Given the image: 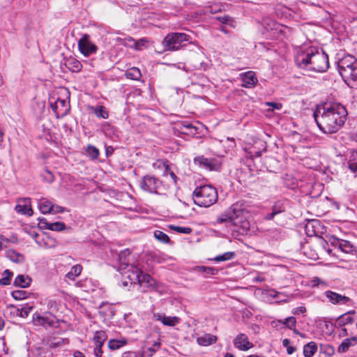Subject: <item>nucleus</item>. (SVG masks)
Returning <instances> with one entry per match:
<instances>
[{"instance_id":"c85d7f7f","label":"nucleus","mask_w":357,"mask_h":357,"mask_svg":"<svg viewBox=\"0 0 357 357\" xmlns=\"http://www.w3.org/2000/svg\"><path fill=\"white\" fill-rule=\"evenodd\" d=\"M82 271V266L79 264H75L70 268V271L66 273V278L75 281V278L81 274Z\"/></svg>"},{"instance_id":"f257e3e1","label":"nucleus","mask_w":357,"mask_h":357,"mask_svg":"<svg viewBox=\"0 0 357 357\" xmlns=\"http://www.w3.org/2000/svg\"><path fill=\"white\" fill-rule=\"evenodd\" d=\"M345 107L339 102H325L317 107L313 116L319 128L324 133L337 132L347 116Z\"/></svg>"},{"instance_id":"13d9d810","label":"nucleus","mask_w":357,"mask_h":357,"mask_svg":"<svg viewBox=\"0 0 357 357\" xmlns=\"http://www.w3.org/2000/svg\"><path fill=\"white\" fill-rule=\"evenodd\" d=\"M306 312V308L304 306H300L293 310L292 313L294 314H303Z\"/></svg>"},{"instance_id":"a19ab883","label":"nucleus","mask_w":357,"mask_h":357,"mask_svg":"<svg viewBox=\"0 0 357 357\" xmlns=\"http://www.w3.org/2000/svg\"><path fill=\"white\" fill-rule=\"evenodd\" d=\"M29 293L24 290H15L11 292L12 297L16 301H21L26 298Z\"/></svg>"},{"instance_id":"79ce46f5","label":"nucleus","mask_w":357,"mask_h":357,"mask_svg":"<svg viewBox=\"0 0 357 357\" xmlns=\"http://www.w3.org/2000/svg\"><path fill=\"white\" fill-rule=\"evenodd\" d=\"M154 236L158 241L163 243H167L170 241L169 236L160 230H155L154 231Z\"/></svg>"},{"instance_id":"3c124183","label":"nucleus","mask_w":357,"mask_h":357,"mask_svg":"<svg viewBox=\"0 0 357 357\" xmlns=\"http://www.w3.org/2000/svg\"><path fill=\"white\" fill-rule=\"evenodd\" d=\"M66 105V101L65 100H61V99L59 98L56 101L55 105H52V108L54 112H56V109L59 108L60 106L65 107Z\"/></svg>"},{"instance_id":"bb28decb","label":"nucleus","mask_w":357,"mask_h":357,"mask_svg":"<svg viewBox=\"0 0 357 357\" xmlns=\"http://www.w3.org/2000/svg\"><path fill=\"white\" fill-rule=\"evenodd\" d=\"M106 340L107 335L105 332L102 331H97L96 332L93 339V346H99L102 347Z\"/></svg>"},{"instance_id":"de8ad7c7","label":"nucleus","mask_w":357,"mask_h":357,"mask_svg":"<svg viewBox=\"0 0 357 357\" xmlns=\"http://www.w3.org/2000/svg\"><path fill=\"white\" fill-rule=\"evenodd\" d=\"M342 239H340L337 237H335L333 236H330L328 238V242L330 243V244L335 247V248H340V243H342Z\"/></svg>"},{"instance_id":"7ed1b4c3","label":"nucleus","mask_w":357,"mask_h":357,"mask_svg":"<svg viewBox=\"0 0 357 357\" xmlns=\"http://www.w3.org/2000/svg\"><path fill=\"white\" fill-rule=\"evenodd\" d=\"M296 63L301 68L323 73L329 68L328 56L324 51L309 48L296 57Z\"/></svg>"},{"instance_id":"09e8293b","label":"nucleus","mask_w":357,"mask_h":357,"mask_svg":"<svg viewBox=\"0 0 357 357\" xmlns=\"http://www.w3.org/2000/svg\"><path fill=\"white\" fill-rule=\"evenodd\" d=\"M123 44L126 47L135 50L136 40L131 37L124 38Z\"/></svg>"},{"instance_id":"864d4df0","label":"nucleus","mask_w":357,"mask_h":357,"mask_svg":"<svg viewBox=\"0 0 357 357\" xmlns=\"http://www.w3.org/2000/svg\"><path fill=\"white\" fill-rule=\"evenodd\" d=\"M218 20H219V22L225 24H230L231 22L232 21L231 17H229V15L218 17Z\"/></svg>"},{"instance_id":"6e6d98bb","label":"nucleus","mask_w":357,"mask_h":357,"mask_svg":"<svg viewBox=\"0 0 357 357\" xmlns=\"http://www.w3.org/2000/svg\"><path fill=\"white\" fill-rule=\"evenodd\" d=\"M93 354L96 357H101L102 356L103 351L102 347L99 346H93Z\"/></svg>"},{"instance_id":"cd10ccee","label":"nucleus","mask_w":357,"mask_h":357,"mask_svg":"<svg viewBox=\"0 0 357 357\" xmlns=\"http://www.w3.org/2000/svg\"><path fill=\"white\" fill-rule=\"evenodd\" d=\"M127 340L125 338L121 339H112L108 342V347L111 350H117L127 344Z\"/></svg>"},{"instance_id":"2f4dec72","label":"nucleus","mask_w":357,"mask_h":357,"mask_svg":"<svg viewBox=\"0 0 357 357\" xmlns=\"http://www.w3.org/2000/svg\"><path fill=\"white\" fill-rule=\"evenodd\" d=\"M6 257L12 261L21 263L24 260V256L14 250L7 251Z\"/></svg>"},{"instance_id":"69168bd1","label":"nucleus","mask_w":357,"mask_h":357,"mask_svg":"<svg viewBox=\"0 0 357 357\" xmlns=\"http://www.w3.org/2000/svg\"><path fill=\"white\" fill-rule=\"evenodd\" d=\"M113 151H114V149L112 146L106 147L105 154H106L107 157H109V155H111L113 153Z\"/></svg>"},{"instance_id":"c756f323","label":"nucleus","mask_w":357,"mask_h":357,"mask_svg":"<svg viewBox=\"0 0 357 357\" xmlns=\"http://www.w3.org/2000/svg\"><path fill=\"white\" fill-rule=\"evenodd\" d=\"M195 271L198 273H202L204 274V276L206 277L208 275H215L218 274V271L217 268L213 267H208L203 266H197L195 268Z\"/></svg>"},{"instance_id":"20e7f679","label":"nucleus","mask_w":357,"mask_h":357,"mask_svg":"<svg viewBox=\"0 0 357 357\" xmlns=\"http://www.w3.org/2000/svg\"><path fill=\"white\" fill-rule=\"evenodd\" d=\"M192 196L195 204L201 207H209L216 203L218 200V192L211 185L196 188Z\"/></svg>"},{"instance_id":"603ef678","label":"nucleus","mask_w":357,"mask_h":357,"mask_svg":"<svg viewBox=\"0 0 357 357\" xmlns=\"http://www.w3.org/2000/svg\"><path fill=\"white\" fill-rule=\"evenodd\" d=\"M266 105L271 107V111H273L275 109L279 110L282 108V104L278 102H266Z\"/></svg>"},{"instance_id":"dca6fc26","label":"nucleus","mask_w":357,"mask_h":357,"mask_svg":"<svg viewBox=\"0 0 357 357\" xmlns=\"http://www.w3.org/2000/svg\"><path fill=\"white\" fill-rule=\"evenodd\" d=\"M234 344L236 348L243 351L248 350L253 346L252 343L249 342L247 335L245 334L238 335L235 338Z\"/></svg>"},{"instance_id":"4c0bfd02","label":"nucleus","mask_w":357,"mask_h":357,"mask_svg":"<svg viewBox=\"0 0 357 357\" xmlns=\"http://www.w3.org/2000/svg\"><path fill=\"white\" fill-rule=\"evenodd\" d=\"M13 275V273L8 269H6L3 273V278L0 279V284L6 286L10 284L11 278Z\"/></svg>"},{"instance_id":"9d476101","label":"nucleus","mask_w":357,"mask_h":357,"mask_svg":"<svg viewBox=\"0 0 357 357\" xmlns=\"http://www.w3.org/2000/svg\"><path fill=\"white\" fill-rule=\"evenodd\" d=\"M32 322L35 326H53L56 323V317L48 312H44L43 314L35 312L32 316Z\"/></svg>"},{"instance_id":"1a4fd4ad","label":"nucleus","mask_w":357,"mask_h":357,"mask_svg":"<svg viewBox=\"0 0 357 357\" xmlns=\"http://www.w3.org/2000/svg\"><path fill=\"white\" fill-rule=\"evenodd\" d=\"M118 271H119L123 276L129 280V283L130 284H137V281H139V275L142 273V271L133 264L128 266V268L118 270ZM123 284L124 286H128V282L123 281Z\"/></svg>"},{"instance_id":"e433bc0d","label":"nucleus","mask_w":357,"mask_h":357,"mask_svg":"<svg viewBox=\"0 0 357 357\" xmlns=\"http://www.w3.org/2000/svg\"><path fill=\"white\" fill-rule=\"evenodd\" d=\"M339 250L347 254H351L355 251L354 245L349 241L343 239Z\"/></svg>"},{"instance_id":"6e6552de","label":"nucleus","mask_w":357,"mask_h":357,"mask_svg":"<svg viewBox=\"0 0 357 357\" xmlns=\"http://www.w3.org/2000/svg\"><path fill=\"white\" fill-rule=\"evenodd\" d=\"M161 182L159 179L153 175L147 174L142 177L139 185L142 190L149 192L158 194V189L160 188Z\"/></svg>"},{"instance_id":"e2e57ef3","label":"nucleus","mask_w":357,"mask_h":357,"mask_svg":"<svg viewBox=\"0 0 357 357\" xmlns=\"http://www.w3.org/2000/svg\"><path fill=\"white\" fill-rule=\"evenodd\" d=\"M121 357H137L136 354L132 351H126L122 354Z\"/></svg>"},{"instance_id":"338daca9","label":"nucleus","mask_w":357,"mask_h":357,"mask_svg":"<svg viewBox=\"0 0 357 357\" xmlns=\"http://www.w3.org/2000/svg\"><path fill=\"white\" fill-rule=\"evenodd\" d=\"M296 351V347L292 346H289L287 347V352L288 354H292Z\"/></svg>"},{"instance_id":"37998d69","label":"nucleus","mask_w":357,"mask_h":357,"mask_svg":"<svg viewBox=\"0 0 357 357\" xmlns=\"http://www.w3.org/2000/svg\"><path fill=\"white\" fill-rule=\"evenodd\" d=\"M33 308V307L32 305L26 304V305L20 309L19 317L22 318H26L30 314V312L32 311Z\"/></svg>"},{"instance_id":"b1692460","label":"nucleus","mask_w":357,"mask_h":357,"mask_svg":"<svg viewBox=\"0 0 357 357\" xmlns=\"http://www.w3.org/2000/svg\"><path fill=\"white\" fill-rule=\"evenodd\" d=\"M357 344V337L344 339L338 347L339 352H345L348 349Z\"/></svg>"},{"instance_id":"39448f33","label":"nucleus","mask_w":357,"mask_h":357,"mask_svg":"<svg viewBox=\"0 0 357 357\" xmlns=\"http://www.w3.org/2000/svg\"><path fill=\"white\" fill-rule=\"evenodd\" d=\"M190 37L184 33H169L162 40L165 50L174 51L185 46L183 43L190 40Z\"/></svg>"},{"instance_id":"412c9836","label":"nucleus","mask_w":357,"mask_h":357,"mask_svg":"<svg viewBox=\"0 0 357 357\" xmlns=\"http://www.w3.org/2000/svg\"><path fill=\"white\" fill-rule=\"evenodd\" d=\"M66 68L70 71L74 73H78L82 70V65L77 59L70 57L67 59L64 63Z\"/></svg>"},{"instance_id":"5fc2aeb1","label":"nucleus","mask_w":357,"mask_h":357,"mask_svg":"<svg viewBox=\"0 0 357 357\" xmlns=\"http://www.w3.org/2000/svg\"><path fill=\"white\" fill-rule=\"evenodd\" d=\"M284 207L281 204H275L272 208V212L276 215L284 211Z\"/></svg>"},{"instance_id":"4d7b16f0","label":"nucleus","mask_w":357,"mask_h":357,"mask_svg":"<svg viewBox=\"0 0 357 357\" xmlns=\"http://www.w3.org/2000/svg\"><path fill=\"white\" fill-rule=\"evenodd\" d=\"M147 40L145 39H140L137 41H136V45H135V50H141L142 47L145 45Z\"/></svg>"},{"instance_id":"bf43d9fd","label":"nucleus","mask_w":357,"mask_h":357,"mask_svg":"<svg viewBox=\"0 0 357 357\" xmlns=\"http://www.w3.org/2000/svg\"><path fill=\"white\" fill-rule=\"evenodd\" d=\"M63 342V340L61 339V338H59V339H54L50 344V347H59L60 346L61 344H62Z\"/></svg>"},{"instance_id":"4468645a","label":"nucleus","mask_w":357,"mask_h":357,"mask_svg":"<svg viewBox=\"0 0 357 357\" xmlns=\"http://www.w3.org/2000/svg\"><path fill=\"white\" fill-rule=\"evenodd\" d=\"M41 227L56 231H61L66 229V225L62 222H49L45 218H39Z\"/></svg>"},{"instance_id":"0eeeda50","label":"nucleus","mask_w":357,"mask_h":357,"mask_svg":"<svg viewBox=\"0 0 357 357\" xmlns=\"http://www.w3.org/2000/svg\"><path fill=\"white\" fill-rule=\"evenodd\" d=\"M77 46L80 53L84 56H89L98 51V47L91 40L89 34L82 35L78 40Z\"/></svg>"},{"instance_id":"9b49d317","label":"nucleus","mask_w":357,"mask_h":357,"mask_svg":"<svg viewBox=\"0 0 357 357\" xmlns=\"http://www.w3.org/2000/svg\"><path fill=\"white\" fill-rule=\"evenodd\" d=\"M357 65V59L351 55H347L340 59L337 63V70L340 74L342 72L348 71L350 68H354Z\"/></svg>"},{"instance_id":"6ab92c4d","label":"nucleus","mask_w":357,"mask_h":357,"mask_svg":"<svg viewBox=\"0 0 357 357\" xmlns=\"http://www.w3.org/2000/svg\"><path fill=\"white\" fill-rule=\"evenodd\" d=\"M257 82L258 80L255 73L248 71L243 75L242 86L245 88L250 89L254 87Z\"/></svg>"},{"instance_id":"a18cd8bd","label":"nucleus","mask_w":357,"mask_h":357,"mask_svg":"<svg viewBox=\"0 0 357 357\" xmlns=\"http://www.w3.org/2000/svg\"><path fill=\"white\" fill-rule=\"evenodd\" d=\"M94 112L96 115L99 118L107 119L109 116L107 112L102 106L96 107Z\"/></svg>"},{"instance_id":"c9c22d12","label":"nucleus","mask_w":357,"mask_h":357,"mask_svg":"<svg viewBox=\"0 0 357 357\" xmlns=\"http://www.w3.org/2000/svg\"><path fill=\"white\" fill-rule=\"evenodd\" d=\"M85 152L87 156L91 160L97 159L99 156V150L94 146L89 144L85 149Z\"/></svg>"},{"instance_id":"423d86ee","label":"nucleus","mask_w":357,"mask_h":357,"mask_svg":"<svg viewBox=\"0 0 357 357\" xmlns=\"http://www.w3.org/2000/svg\"><path fill=\"white\" fill-rule=\"evenodd\" d=\"M194 163L209 171H220L222 166L220 158H206L199 155L194 158Z\"/></svg>"},{"instance_id":"393cba45","label":"nucleus","mask_w":357,"mask_h":357,"mask_svg":"<svg viewBox=\"0 0 357 357\" xmlns=\"http://www.w3.org/2000/svg\"><path fill=\"white\" fill-rule=\"evenodd\" d=\"M38 207L42 213H50L52 211V203L45 198L40 199Z\"/></svg>"},{"instance_id":"a211bd4d","label":"nucleus","mask_w":357,"mask_h":357,"mask_svg":"<svg viewBox=\"0 0 357 357\" xmlns=\"http://www.w3.org/2000/svg\"><path fill=\"white\" fill-rule=\"evenodd\" d=\"M130 252L128 249H126L123 251H121L119 254L118 270L128 268V266L132 264V263H130Z\"/></svg>"},{"instance_id":"774afa93","label":"nucleus","mask_w":357,"mask_h":357,"mask_svg":"<svg viewBox=\"0 0 357 357\" xmlns=\"http://www.w3.org/2000/svg\"><path fill=\"white\" fill-rule=\"evenodd\" d=\"M271 296L275 298H279V296L281 294L280 292L275 290H271Z\"/></svg>"},{"instance_id":"7c9ffc66","label":"nucleus","mask_w":357,"mask_h":357,"mask_svg":"<svg viewBox=\"0 0 357 357\" xmlns=\"http://www.w3.org/2000/svg\"><path fill=\"white\" fill-rule=\"evenodd\" d=\"M317 346L314 342H310L303 347V354L305 357H312L316 353Z\"/></svg>"},{"instance_id":"f3484780","label":"nucleus","mask_w":357,"mask_h":357,"mask_svg":"<svg viewBox=\"0 0 357 357\" xmlns=\"http://www.w3.org/2000/svg\"><path fill=\"white\" fill-rule=\"evenodd\" d=\"M22 204H18L15 206V210L17 213L27 215L28 216H31L33 215V210L30 206V199L29 198H24L22 200Z\"/></svg>"},{"instance_id":"ddd939ff","label":"nucleus","mask_w":357,"mask_h":357,"mask_svg":"<svg viewBox=\"0 0 357 357\" xmlns=\"http://www.w3.org/2000/svg\"><path fill=\"white\" fill-rule=\"evenodd\" d=\"M329 302L333 305H343L350 301V298L332 291H326L324 293Z\"/></svg>"},{"instance_id":"f704fd0d","label":"nucleus","mask_w":357,"mask_h":357,"mask_svg":"<svg viewBox=\"0 0 357 357\" xmlns=\"http://www.w3.org/2000/svg\"><path fill=\"white\" fill-rule=\"evenodd\" d=\"M348 166L352 172H357V151H354L351 153Z\"/></svg>"},{"instance_id":"5701e85b","label":"nucleus","mask_w":357,"mask_h":357,"mask_svg":"<svg viewBox=\"0 0 357 357\" xmlns=\"http://www.w3.org/2000/svg\"><path fill=\"white\" fill-rule=\"evenodd\" d=\"M139 281H137V284L140 285L141 287L144 286V287H153L155 285V280L149 274L144 273L142 271L140 274Z\"/></svg>"},{"instance_id":"2eb2a0df","label":"nucleus","mask_w":357,"mask_h":357,"mask_svg":"<svg viewBox=\"0 0 357 357\" xmlns=\"http://www.w3.org/2000/svg\"><path fill=\"white\" fill-rule=\"evenodd\" d=\"M321 229L320 222L317 220H311L305 227V233L308 236H319Z\"/></svg>"},{"instance_id":"052dcab7","label":"nucleus","mask_w":357,"mask_h":357,"mask_svg":"<svg viewBox=\"0 0 357 357\" xmlns=\"http://www.w3.org/2000/svg\"><path fill=\"white\" fill-rule=\"evenodd\" d=\"M65 208L62 206H58V205H54L52 204V213H58L63 212Z\"/></svg>"},{"instance_id":"c03bdc74","label":"nucleus","mask_w":357,"mask_h":357,"mask_svg":"<svg viewBox=\"0 0 357 357\" xmlns=\"http://www.w3.org/2000/svg\"><path fill=\"white\" fill-rule=\"evenodd\" d=\"M169 228L180 234H189L192 232V229L190 227L170 225Z\"/></svg>"},{"instance_id":"8fccbe9b","label":"nucleus","mask_w":357,"mask_h":357,"mask_svg":"<svg viewBox=\"0 0 357 357\" xmlns=\"http://www.w3.org/2000/svg\"><path fill=\"white\" fill-rule=\"evenodd\" d=\"M43 178L48 183H52L54 181V175L49 170H46L45 172V173L43 174Z\"/></svg>"},{"instance_id":"680f3d73","label":"nucleus","mask_w":357,"mask_h":357,"mask_svg":"<svg viewBox=\"0 0 357 357\" xmlns=\"http://www.w3.org/2000/svg\"><path fill=\"white\" fill-rule=\"evenodd\" d=\"M324 283L320 278L316 277L312 280V287H317L319 284Z\"/></svg>"},{"instance_id":"ea45409f","label":"nucleus","mask_w":357,"mask_h":357,"mask_svg":"<svg viewBox=\"0 0 357 357\" xmlns=\"http://www.w3.org/2000/svg\"><path fill=\"white\" fill-rule=\"evenodd\" d=\"M235 255L236 254L234 252H227L223 253L222 255L216 256L213 259V260L216 262L225 261L233 259L235 257Z\"/></svg>"},{"instance_id":"0e129e2a","label":"nucleus","mask_w":357,"mask_h":357,"mask_svg":"<svg viewBox=\"0 0 357 357\" xmlns=\"http://www.w3.org/2000/svg\"><path fill=\"white\" fill-rule=\"evenodd\" d=\"M328 242H327L326 241H324V240L321 241V245H322L323 248L325 249L328 254H331L332 252V250L329 248H326V246L328 245Z\"/></svg>"},{"instance_id":"49530a36","label":"nucleus","mask_w":357,"mask_h":357,"mask_svg":"<svg viewBox=\"0 0 357 357\" xmlns=\"http://www.w3.org/2000/svg\"><path fill=\"white\" fill-rule=\"evenodd\" d=\"M282 324L286 325L288 328L293 329L296 326V320L294 317H289L282 321Z\"/></svg>"},{"instance_id":"72a5a7b5","label":"nucleus","mask_w":357,"mask_h":357,"mask_svg":"<svg viewBox=\"0 0 357 357\" xmlns=\"http://www.w3.org/2000/svg\"><path fill=\"white\" fill-rule=\"evenodd\" d=\"M160 347V343L155 342L150 347L145 348L142 353L141 357H151Z\"/></svg>"},{"instance_id":"4be33fe9","label":"nucleus","mask_w":357,"mask_h":357,"mask_svg":"<svg viewBox=\"0 0 357 357\" xmlns=\"http://www.w3.org/2000/svg\"><path fill=\"white\" fill-rule=\"evenodd\" d=\"M31 279L28 275H18L13 282L14 286L20 288H26L30 286Z\"/></svg>"},{"instance_id":"58836bf2","label":"nucleus","mask_w":357,"mask_h":357,"mask_svg":"<svg viewBox=\"0 0 357 357\" xmlns=\"http://www.w3.org/2000/svg\"><path fill=\"white\" fill-rule=\"evenodd\" d=\"M19 311L20 308L17 307L15 305L13 304H10L7 305L6 310H4L5 314L7 316L14 318L19 317Z\"/></svg>"},{"instance_id":"a878e982","label":"nucleus","mask_w":357,"mask_h":357,"mask_svg":"<svg viewBox=\"0 0 357 357\" xmlns=\"http://www.w3.org/2000/svg\"><path fill=\"white\" fill-rule=\"evenodd\" d=\"M354 313V311H349L344 314H342L337 319V324L340 326H344L346 324H350L353 322L354 319L352 317V314Z\"/></svg>"},{"instance_id":"f8f14e48","label":"nucleus","mask_w":357,"mask_h":357,"mask_svg":"<svg viewBox=\"0 0 357 357\" xmlns=\"http://www.w3.org/2000/svg\"><path fill=\"white\" fill-rule=\"evenodd\" d=\"M153 319L160 321L163 325L174 326L180 321V319L176 316H166L163 313H153Z\"/></svg>"},{"instance_id":"f03ea898","label":"nucleus","mask_w":357,"mask_h":357,"mask_svg":"<svg viewBox=\"0 0 357 357\" xmlns=\"http://www.w3.org/2000/svg\"><path fill=\"white\" fill-rule=\"evenodd\" d=\"M249 213L244 201H238L233 204L216 219L217 223L227 222L231 231L232 236L237 237L248 234L250 228L248 220Z\"/></svg>"},{"instance_id":"473e14b6","label":"nucleus","mask_w":357,"mask_h":357,"mask_svg":"<svg viewBox=\"0 0 357 357\" xmlns=\"http://www.w3.org/2000/svg\"><path fill=\"white\" fill-rule=\"evenodd\" d=\"M126 76L128 79L139 80L142 77V73L139 68L132 67L126 70Z\"/></svg>"},{"instance_id":"aec40b11","label":"nucleus","mask_w":357,"mask_h":357,"mask_svg":"<svg viewBox=\"0 0 357 357\" xmlns=\"http://www.w3.org/2000/svg\"><path fill=\"white\" fill-rule=\"evenodd\" d=\"M217 337L215 335L205 333L197 337V342L198 344L204 347H207L215 343Z\"/></svg>"}]
</instances>
